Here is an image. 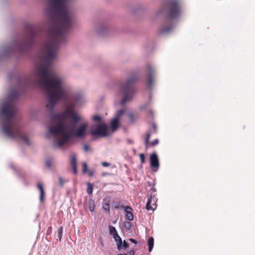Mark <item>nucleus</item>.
Listing matches in <instances>:
<instances>
[{
	"mask_svg": "<svg viewBox=\"0 0 255 255\" xmlns=\"http://www.w3.org/2000/svg\"><path fill=\"white\" fill-rule=\"evenodd\" d=\"M148 251L150 252L154 246V239L151 237L148 239Z\"/></svg>",
	"mask_w": 255,
	"mask_h": 255,
	"instance_id": "21",
	"label": "nucleus"
},
{
	"mask_svg": "<svg viewBox=\"0 0 255 255\" xmlns=\"http://www.w3.org/2000/svg\"><path fill=\"white\" fill-rule=\"evenodd\" d=\"M92 120L94 122H99L101 120V117L98 115H95L92 117Z\"/></svg>",
	"mask_w": 255,
	"mask_h": 255,
	"instance_id": "29",
	"label": "nucleus"
},
{
	"mask_svg": "<svg viewBox=\"0 0 255 255\" xmlns=\"http://www.w3.org/2000/svg\"><path fill=\"white\" fill-rule=\"evenodd\" d=\"M51 231V227H50L48 228V229L47 230V233L49 232V233H50Z\"/></svg>",
	"mask_w": 255,
	"mask_h": 255,
	"instance_id": "43",
	"label": "nucleus"
},
{
	"mask_svg": "<svg viewBox=\"0 0 255 255\" xmlns=\"http://www.w3.org/2000/svg\"><path fill=\"white\" fill-rule=\"evenodd\" d=\"M136 79L137 77L135 75H132L122 86V91L124 95V97L121 102L122 105H124L127 102L130 101L132 100L135 93L133 84Z\"/></svg>",
	"mask_w": 255,
	"mask_h": 255,
	"instance_id": "6",
	"label": "nucleus"
},
{
	"mask_svg": "<svg viewBox=\"0 0 255 255\" xmlns=\"http://www.w3.org/2000/svg\"><path fill=\"white\" fill-rule=\"evenodd\" d=\"M110 200L108 198L103 199V208L104 210L110 213Z\"/></svg>",
	"mask_w": 255,
	"mask_h": 255,
	"instance_id": "17",
	"label": "nucleus"
},
{
	"mask_svg": "<svg viewBox=\"0 0 255 255\" xmlns=\"http://www.w3.org/2000/svg\"><path fill=\"white\" fill-rule=\"evenodd\" d=\"M125 210L126 212V219L130 221H132L134 218V216L132 214V209L130 207L127 206L125 207Z\"/></svg>",
	"mask_w": 255,
	"mask_h": 255,
	"instance_id": "13",
	"label": "nucleus"
},
{
	"mask_svg": "<svg viewBox=\"0 0 255 255\" xmlns=\"http://www.w3.org/2000/svg\"><path fill=\"white\" fill-rule=\"evenodd\" d=\"M140 160L141 163H143L145 162V156L143 153H140L139 155Z\"/></svg>",
	"mask_w": 255,
	"mask_h": 255,
	"instance_id": "31",
	"label": "nucleus"
},
{
	"mask_svg": "<svg viewBox=\"0 0 255 255\" xmlns=\"http://www.w3.org/2000/svg\"><path fill=\"white\" fill-rule=\"evenodd\" d=\"M37 187L39 190L40 193L39 197L40 201L41 202H43L44 199L45 193L42 184L41 183H38L37 184Z\"/></svg>",
	"mask_w": 255,
	"mask_h": 255,
	"instance_id": "16",
	"label": "nucleus"
},
{
	"mask_svg": "<svg viewBox=\"0 0 255 255\" xmlns=\"http://www.w3.org/2000/svg\"><path fill=\"white\" fill-rule=\"evenodd\" d=\"M94 172L93 171H90L89 172V176H92L94 175Z\"/></svg>",
	"mask_w": 255,
	"mask_h": 255,
	"instance_id": "42",
	"label": "nucleus"
},
{
	"mask_svg": "<svg viewBox=\"0 0 255 255\" xmlns=\"http://www.w3.org/2000/svg\"><path fill=\"white\" fill-rule=\"evenodd\" d=\"M117 248L119 251L122 250L123 249H127L129 247V245L125 241L123 242L122 241L121 243L119 245L118 244Z\"/></svg>",
	"mask_w": 255,
	"mask_h": 255,
	"instance_id": "20",
	"label": "nucleus"
},
{
	"mask_svg": "<svg viewBox=\"0 0 255 255\" xmlns=\"http://www.w3.org/2000/svg\"><path fill=\"white\" fill-rule=\"evenodd\" d=\"M132 226V224L129 222H125L124 223V227L128 230L130 229Z\"/></svg>",
	"mask_w": 255,
	"mask_h": 255,
	"instance_id": "28",
	"label": "nucleus"
},
{
	"mask_svg": "<svg viewBox=\"0 0 255 255\" xmlns=\"http://www.w3.org/2000/svg\"><path fill=\"white\" fill-rule=\"evenodd\" d=\"M114 207L116 209L123 208V206L121 205L120 202H115L114 203Z\"/></svg>",
	"mask_w": 255,
	"mask_h": 255,
	"instance_id": "34",
	"label": "nucleus"
},
{
	"mask_svg": "<svg viewBox=\"0 0 255 255\" xmlns=\"http://www.w3.org/2000/svg\"><path fill=\"white\" fill-rule=\"evenodd\" d=\"M45 12L50 20L48 33L49 41L44 44L41 51L42 64L36 68L38 79L36 84L44 89L48 100L47 109L52 112L60 101H66L68 95L63 87L62 80L51 69L60 43L65 41V35L73 25L72 12L67 5V0H47Z\"/></svg>",
	"mask_w": 255,
	"mask_h": 255,
	"instance_id": "1",
	"label": "nucleus"
},
{
	"mask_svg": "<svg viewBox=\"0 0 255 255\" xmlns=\"http://www.w3.org/2000/svg\"><path fill=\"white\" fill-rule=\"evenodd\" d=\"M147 82L149 87H151L154 76V69L151 65L147 66Z\"/></svg>",
	"mask_w": 255,
	"mask_h": 255,
	"instance_id": "11",
	"label": "nucleus"
},
{
	"mask_svg": "<svg viewBox=\"0 0 255 255\" xmlns=\"http://www.w3.org/2000/svg\"><path fill=\"white\" fill-rule=\"evenodd\" d=\"M173 28V26L170 25L168 26H163L159 30V34L167 33L169 32Z\"/></svg>",
	"mask_w": 255,
	"mask_h": 255,
	"instance_id": "18",
	"label": "nucleus"
},
{
	"mask_svg": "<svg viewBox=\"0 0 255 255\" xmlns=\"http://www.w3.org/2000/svg\"><path fill=\"white\" fill-rule=\"evenodd\" d=\"M71 165L73 168V172L74 174H76L77 173V159L76 156L75 154H73L70 161Z\"/></svg>",
	"mask_w": 255,
	"mask_h": 255,
	"instance_id": "15",
	"label": "nucleus"
},
{
	"mask_svg": "<svg viewBox=\"0 0 255 255\" xmlns=\"http://www.w3.org/2000/svg\"><path fill=\"white\" fill-rule=\"evenodd\" d=\"M87 128L88 124L87 123H83L80 124L76 129L71 128L70 130L67 129L64 133L62 135V138L58 140L56 146L57 147H61L64 145L68 142L73 135L77 137H84L86 135Z\"/></svg>",
	"mask_w": 255,
	"mask_h": 255,
	"instance_id": "3",
	"label": "nucleus"
},
{
	"mask_svg": "<svg viewBox=\"0 0 255 255\" xmlns=\"http://www.w3.org/2000/svg\"><path fill=\"white\" fill-rule=\"evenodd\" d=\"M157 199L155 197H152L150 195L148 197L147 202L146 204V209L149 210H154L156 208Z\"/></svg>",
	"mask_w": 255,
	"mask_h": 255,
	"instance_id": "10",
	"label": "nucleus"
},
{
	"mask_svg": "<svg viewBox=\"0 0 255 255\" xmlns=\"http://www.w3.org/2000/svg\"><path fill=\"white\" fill-rule=\"evenodd\" d=\"M70 110H66L64 112L61 114L54 115L53 120L58 122L55 126H52L49 128V133L54 136L58 134L62 135L67 130V128L65 125L64 120L68 115H69Z\"/></svg>",
	"mask_w": 255,
	"mask_h": 255,
	"instance_id": "4",
	"label": "nucleus"
},
{
	"mask_svg": "<svg viewBox=\"0 0 255 255\" xmlns=\"http://www.w3.org/2000/svg\"><path fill=\"white\" fill-rule=\"evenodd\" d=\"M62 233H63L62 227H60L58 230V233H57V237H58V239L60 242L61 240V238L62 237Z\"/></svg>",
	"mask_w": 255,
	"mask_h": 255,
	"instance_id": "26",
	"label": "nucleus"
},
{
	"mask_svg": "<svg viewBox=\"0 0 255 255\" xmlns=\"http://www.w3.org/2000/svg\"><path fill=\"white\" fill-rule=\"evenodd\" d=\"M156 132V126L154 124H152V130H149L146 132V137L144 140L145 148L147 149L149 146V140L152 133Z\"/></svg>",
	"mask_w": 255,
	"mask_h": 255,
	"instance_id": "12",
	"label": "nucleus"
},
{
	"mask_svg": "<svg viewBox=\"0 0 255 255\" xmlns=\"http://www.w3.org/2000/svg\"><path fill=\"white\" fill-rule=\"evenodd\" d=\"M69 116L71 119L76 123L81 120L80 117H79L74 111L70 110L69 112Z\"/></svg>",
	"mask_w": 255,
	"mask_h": 255,
	"instance_id": "19",
	"label": "nucleus"
},
{
	"mask_svg": "<svg viewBox=\"0 0 255 255\" xmlns=\"http://www.w3.org/2000/svg\"><path fill=\"white\" fill-rule=\"evenodd\" d=\"M135 254L134 250L133 249L131 250L129 252H128L127 254H119L117 255H134Z\"/></svg>",
	"mask_w": 255,
	"mask_h": 255,
	"instance_id": "30",
	"label": "nucleus"
},
{
	"mask_svg": "<svg viewBox=\"0 0 255 255\" xmlns=\"http://www.w3.org/2000/svg\"><path fill=\"white\" fill-rule=\"evenodd\" d=\"M125 112V110L124 109H120L118 110L116 114H115V118L119 120H120L121 116L124 114Z\"/></svg>",
	"mask_w": 255,
	"mask_h": 255,
	"instance_id": "22",
	"label": "nucleus"
},
{
	"mask_svg": "<svg viewBox=\"0 0 255 255\" xmlns=\"http://www.w3.org/2000/svg\"><path fill=\"white\" fill-rule=\"evenodd\" d=\"M83 172L86 173L87 170V164L86 162L82 163Z\"/></svg>",
	"mask_w": 255,
	"mask_h": 255,
	"instance_id": "33",
	"label": "nucleus"
},
{
	"mask_svg": "<svg viewBox=\"0 0 255 255\" xmlns=\"http://www.w3.org/2000/svg\"><path fill=\"white\" fill-rule=\"evenodd\" d=\"M102 165L104 167H109L110 165V163L106 162H103L102 163Z\"/></svg>",
	"mask_w": 255,
	"mask_h": 255,
	"instance_id": "40",
	"label": "nucleus"
},
{
	"mask_svg": "<svg viewBox=\"0 0 255 255\" xmlns=\"http://www.w3.org/2000/svg\"><path fill=\"white\" fill-rule=\"evenodd\" d=\"M113 236L117 243V245H118V244L119 245L121 243L122 240L121 238L119 236L118 233H116V234H115L114 235H113Z\"/></svg>",
	"mask_w": 255,
	"mask_h": 255,
	"instance_id": "25",
	"label": "nucleus"
},
{
	"mask_svg": "<svg viewBox=\"0 0 255 255\" xmlns=\"http://www.w3.org/2000/svg\"><path fill=\"white\" fill-rule=\"evenodd\" d=\"M181 12V6L178 0H169L167 3V16L174 19L178 17Z\"/></svg>",
	"mask_w": 255,
	"mask_h": 255,
	"instance_id": "7",
	"label": "nucleus"
},
{
	"mask_svg": "<svg viewBox=\"0 0 255 255\" xmlns=\"http://www.w3.org/2000/svg\"><path fill=\"white\" fill-rule=\"evenodd\" d=\"M16 112L15 106L11 102H7L2 105L0 110V113L4 118L2 131L8 137H20L28 143L27 137L22 135L19 125L14 119Z\"/></svg>",
	"mask_w": 255,
	"mask_h": 255,
	"instance_id": "2",
	"label": "nucleus"
},
{
	"mask_svg": "<svg viewBox=\"0 0 255 255\" xmlns=\"http://www.w3.org/2000/svg\"><path fill=\"white\" fill-rule=\"evenodd\" d=\"M11 96L12 98H15L18 96V93L17 92L13 91L11 94Z\"/></svg>",
	"mask_w": 255,
	"mask_h": 255,
	"instance_id": "36",
	"label": "nucleus"
},
{
	"mask_svg": "<svg viewBox=\"0 0 255 255\" xmlns=\"http://www.w3.org/2000/svg\"><path fill=\"white\" fill-rule=\"evenodd\" d=\"M129 241L130 242H131V243H134V244H135V245L137 244V242H136L135 240H134V239H133L130 238V239H129Z\"/></svg>",
	"mask_w": 255,
	"mask_h": 255,
	"instance_id": "41",
	"label": "nucleus"
},
{
	"mask_svg": "<svg viewBox=\"0 0 255 255\" xmlns=\"http://www.w3.org/2000/svg\"><path fill=\"white\" fill-rule=\"evenodd\" d=\"M46 165L48 168H50L51 166V161L49 159H47L46 161Z\"/></svg>",
	"mask_w": 255,
	"mask_h": 255,
	"instance_id": "37",
	"label": "nucleus"
},
{
	"mask_svg": "<svg viewBox=\"0 0 255 255\" xmlns=\"http://www.w3.org/2000/svg\"><path fill=\"white\" fill-rule=\"evenodd\" d=\"M109 228L110 234L111 235H112L113 236L118 233L116 228L114 226H109Z\"/></svg>",
	"mask_w": 255,
	"mask_h": 255,
	"instance_id": "27",
	"label": "nucleus"
},
{
	"mask_svg": "<svg viewBox=\"0 0 255 255\" xmlns=\"http://www.w3.org/2000/svg\"><path fill=\"white\" fill-rule=\"evenodd\" d=\"M59 184H60V185L61 186H63V185H64V181L63 180V179L62 177H60L59 178Z\"/></svg>",
	"mask_w": 255,
	"mask_h": 255,
	"instance_id": "39",
	"label": "nucleus"
},
{
	"mask_svg": "<svg viewBox=\"0 0 255 255\" xmlns=\"http://www.w3.org/2000/svg\"><path fill=\"white\" fill-rule=\"evenodd\" d=\"M87 192L89 195H91L92 194L93 190V185L92 183H88L87 184Z\"/></svg>",
	"mask_w": 255,
	"mask_h": 255,
	"instance_id": "24",
	"label": "nucleus"
},
{
	"mask_svg": "<svg viewBox=\"0 0 255 255\" xmlns=\"http://www.w3.org/2000/svg\"><path fill=\"white\" fill-rule=\"evenodd\" d=\"M83 148L85 151H88L89 150V146L88 144H85L83 146Z\"/></svg>",
	"mask_w": 255,
	"mask_h": 255,
	"instance_id": "38",
	"label": "nucleus"
},
{
	"mask_svg": "<svg viewBox=\"0 0 255 255\" xmlns=\"http://www.w3.org/2000/svg\"><path fill=\"white\" fill-rule=\"evenodd\" d=\"M120 126V120L114 118L111 120L110 128L112 131H116Z\"/></svg>",
	"mask_w": 255,
	"mask_h": 255,
	"instance_id": "14",
	"label": "nucleus"
},
{
	"mask_svg": "<svg viewBox=\"0 0 255 255\" xmlns=\"http://www.w3.org/2000/svg\"><path fill=\"white\" fill-rule=\"evenodd\" d=\"M150 166L153 172H156L159 167V160L155 153H153L150 156Z\"/></svg>",
	"mask_w": 255,
	"mask_h": 255,
	"instance_id": "9",
	"label": "nucleus"
},
{
	"mask_svg": "<svg viewBox=\"0 0 255 255\" xmlns=\"http://www.w3.org/2000/svg\"><path fill=\"white\" fill-rule=\"evenodd\" d=\"M128 118H129V120L131 122H134V115H133V113H129L128 114Z\"/></svg>",
	"mask_w": 255,
	"mask_h": 255,
	"instance_id": "35",
	"label": "nucleus"
},
{
	"mask_svg": "<svg viewBox=\"0 0 255 255\" xmlns=\"http://www.w3.org/2000/svg\"><path fill=\"white\" fill-rule=\"evenodd\" d=\"M88 206L89 210L91 212H93L95 209V204L94 200L92 199H89L88 201Z\"/></svg>",
	"mask_w": 255,
	"mask_h": 255,
	"instance_id": "23",
	"label": "nucleus"
},
{
	"mask_svg": "<svg viewBox=\"0 0 255 255\" xmlns=\"http://www.w3.org/2000/svg\"><path fill=\"white\" fill-rule=\"evenodd\" d=\"M158 142H159L158 139H155L154 140H153V141H152L150 143V144L152 146H154L157 145L158 144Z\"/></svg>",
	"mask_w": 255,
	"mask_h": 255,
	"instance_id": "32",
	"label": "nucleus"
},
{
	"mask_svg": "<svg viewBox=\"0 0 255 255\" xmlns=\"http://www.w3.org/2000/svg\"><path fill=\"white\" fill-rule=\"evenodd\" d=\"M35 35L36 30L35 28L31 25L28 26L25 38L14 44V48L20 52L24 51L28 48L32 46L34 41Z\"/></svg>",
	"mask_w": 255,
	"mask_h": 255,
	"instance_id": "5",
	"label": "nucleus"
},
{
	"mask_svg": "<svg viewBox=\"0 0 255 255\" xmlns=\"http://www.w3.org/2000/svg\"><path fill=\"white\" fill-rule=\"evenodd\" d=\"M90 133L94 136L106 137L108 135V128L106 124L102 123L91 126Z\"/></svg>",
	"mask_w": 255,
	"mask_h": 255,
	"instance_id": "8",
	"label": "nucleus"
}]
</instances>
